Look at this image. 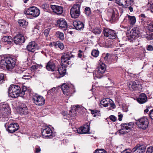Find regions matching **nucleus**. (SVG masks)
Masks as SVG:
<instances>
[{
	"instance_id": "f257e3e1",
	"label": "nucleus",
	"mask_w": 153,
	"mask_h": 153,
	"mask_svg": "<svg viewBox=\"0 0 153 153\" xmlns=\"http://www.w3.org/2000/svg\"><path fill=\"white\" fill-rule=\"evenodd\" d=\"M15 59L11 57H6L1 60L0 68L3 69L10 71L16 65Z\"/></svg>"
},
{
	"instance_id": "f03ea898",
	"label": "nucleus",
	"mask_w": 153,
	"mask_h": 153,
	"mask_svg": "<svg viewBox=\"0 0 153 153\" xmlns=\"http://www.w3.org/2000/svg\"><path fill=\"white\" fill-rule=\"evenodd\" d=\"M21 88L18 85H11L8 89L9 95L12 98H16L20 96Z\"/></svg>"
},
{
	"instance_id": "7ed1b4c3",
	"label": "nucleus",
	"mask_w": 153,
	"mask_h": 153,
	"mask_svg": "<svg viewBox=\"0 0 153 153\" xmlns=\"http://www.w3.org/2000/svg\"><path fill=\"white\" fill-rule=\"evenodd\" d=\"M128 17L129 23L130 25L129 27H132L134 25V16H131L128 15ZM131 29V28H129V30H127L128 31H130V33H129V36L128 37V39L130 41V42H133L134 39V38H133V36H134V28H132Z\"/></svg>"
},
{
	"instance_id": "20e7f679",
	"label": "nucleus",
	"mask_w": 153,
	"mask_h": 153,
	"mask_svg": "<svg viewBox=\"0 0 153 153\" xmlns=\"http://www.w3.org/2000/svg\"><path fill=\"white\" fill-rule=\"evenodd\" d=\"M24 13L26 15H30L34 17L38 16L40 13V10L37 7L32 6L24 11Z\"/></svg>"
},
{
	"instance_id": "39448f33",
	"label": "nucleus",
	"mask_w": 153,
	"mask_h": 153,
	"mask_svg": "<svg viewBox=\"0 0 153 153\" xmlns=\"http://www.w3.org/2000/svg\"><path fill=\"white\" fill-rule=\"evenodd\" d=\"M80 6L79 4H74L71 8L70 14L72 18H76L80 14Z\"/></svg>"
},
{
	"instance_id": "423d86ee",
	"label": "nucleus",
	"mask_w": 153,
	"mask_h": 153,
	"mask_svg": "<svg viewBox=\"0 0 153 153\" xmlns=\"http://www.w3.org/2000/svg\"><path fill=\"white\" fill-rule=\"evenodd\" d=\"M136 124L139 128L145 130L148 126L149 122L146 117H143L137 120Z\"/></svg>"
},
{
	"instance_id": "0eeeda50",
	"label": "nucleus",
	"mask_w": 153,
	"mask_h": 153,
	"mask_svg": "<svg viewBox=\"0 0 153 153\" xmlns=\"http://www.w3.org/2000/svg\"><path fill=\"white\" fill-rule=\"evenodd\" d=\"M106 70V66L105 64L102 63L97 68L94 72V78L96 77L100 78L102 77V74L104 73Z\"/></svg>"
},
{
	"instance_id": "6e6552de",
	"label": "nucleus",
	"mask_w": 153,
	"mask_h": 153,
	"mask_svg": "<svg viewBox=\"0 0 153 153\" xmlns=\"http://www.w3.org/2000/svg\"><path fill=\"white\" fill-rule=\"evenodd\" d=\"M74 57V56L72 55L71 52H68L66 53H63L62 54L61 62H62L65 63V64L67 66L71 64V62L69 61L70 59Z\"/></svg>"
},
{
	"instance_id": "1a4fd4ad",
	"label": "nucleus",
	"mask_w": 153,
	"mask_h": 153,
	"mask_svg": "<svg viewBox=\"0 0 153 153\" xmlns=\"http://www.w3.org/2000/svg\"><path fill=\"white\" fill-rule=\"evenodd\" d=\"M32 100L37 105H42L45 103V100L42 96L35 94L33 96Z\"/></svg>"
},
{
	"instance_id": "9d476101",
	"label": "nucleus",
	"mask_w": 153,
	"mask_h": 153,
	"mask_svg": "<svg viewBox=\"0 0 153 153\" xmlns=\"http://www.w3.org/2000/svg\"><path fill=\"white\" fill-rule=\"evenodd\" d=\"M52 131L49 127L46 126L42 129V134L43 137L52 138Z\"/></svg>"
},
{
	"instance_id": "9b49d317",
	"label": "nucleus",
	"mask_w": 153,
	"mask_h": 153,
	"mask_svg": "<svg viewBox=\"0 0 153 153\" xmlns=\"http://www.w3.org/2000/svg\"><path fill=\"white\" fill-rule=\"evenodd\" d=\"M90 123H88L78 128L77 131L78 133L80 134H89Z\"/></svg>"
},
{
	"instance_id": "f8f14e48",
	"label": "nucleus",
	"mask_w": 153,
	"mask_h": 153,
	"mask_svg": "<svg viewBox=\"0 0 153 153\" xmlns=\"http://www.w3.org/2000/svg\"><path fill=\"white\" fill-rule=\"evenodd\" d=\"M104 36L111 39L115 38L116 34L114 30L108 29H105L103 31Z\"/></svg>"
},
{
	"instance_id": "ddd939ff",
	"label": "nucleus",
	"mask_w": 153,
	"mask_h": 153,
	"mask_svg": "<svg viewBox=\"0 0 153 153\" xmlns=\"http://www.w3.org/2000/svg\"><path fill=\"white\" fill-rule=\"evenodd\" d=\"M57 25L61 29L65 30L68 27V25L65 19H60L57 22Z\"/></svg>"
},
{
	"instance_id": "4468645a",
	"label": "nucleus",
	"mask_w": 153,
	"mask_h": 153,
	"mask_svg": "<svg viewBox=\"0 0 153 153\" xmlns=\"http://www.w3.org/2000/svg\"><path fill=\"white\" fill-rule=\"evenodd\" d=\"M25 38L21 34H18L13 38V41L16 45H20L24 42Z\"/></svg>"
},
{
	"instance_id": "2eb2a0df",
	"label": "nucleus",
	"mask_w": 153,
	"mask_h": 153,
	"mask_svg": "<svg viewBox=\"0 0 153 153\" xmlns=\"http://www.w3.org/2000/svg\"><path fill=\"white\" fill-rule=\"evenodd\" d=\"M116 2L119 6L123 7H127L128 4H131L133 3V0H115Z\"/></svg>"
},
{
	"instance_id": "dca6fc26",
	"label": "nucleus",
	"mask_w": 153,
	"mask_h": 153,
	"mask_svg": "<svg viewBox=\"0 0 153 153\" xmlns=\"http://www.w3.org/2000/svg\"><path fill=\"white\" fill-rule=\"evenodd\" d=\"M19 126L17 123H12L9 125L7 130L9 133H13L19 128Z\"/></svg>"
},
{
	"instance_id": "f3484780",
	"label": "nucleus",
	"mask_w": 153,
	"mask_h": 153,
	"mask_svg": "<svg viewBox=\"0 0 153 153\" xmlns=\"http://www.w3.org/2000/svg\"><path fill=\"white\" fill-rule=\"evenodd\" d=\"M53 11L59 15L61 14L63 12V9L62 7L55 5H51L50 6Z\"/></svg>"
},
{
	"instance_id": "a211bd4d",
	"label": "nucleus",
	"mask_w": 153,
	"mask_h": 153,
	"mask_svg": "<svg viewBox=\"0 0 153 153\" xmlns=\"http://www.w3.org/2000/svg\"><path fill=\"white\" fill-rule=\"evenodd\" d=\"M1 110L4 116H6L10 113V108L8 105H3Z\"/></svg>"
},
{
	"instance_id": "6ab92c4d",
	"label": "nucleus",
	"mask_w": 153,
	"mask_h": 153,
	"mask_svg": "<svg viewBox=\"0 0 153 153\" xmlns=\"http://www.w3.org/2000/svg\"><path fill=\"white\" fill-rule=\"evenodd\" d=\"M37 45L34 42H32L29 43L27 46L28 51L34 52L37 49Z\"/></svg>"
},
{
	"instance_id": "aec40b11",
	"label": "nucleus",
	"mask_w": 153,
	"mask_h": 153,
	"mask_svg": "<svg viewBox=\"0 0 153 153\" xmlns=\"http://www.w3.org/2000/svg\"><path fill=\"white\" fill-rule=\"evenodd\" d=\"M73 25L77 30H82L84 27L83 23L79 21H75L73 22Z\"/></svg>"
},
{
	"instance_id": "412c9836",
	"label": "nucleus",
	"mask_w": 153,
	"mask_h": 153,
	"mask_svg": "<svg viewBox=\"0 0 153 153\" xmlns=\"http://www.w3.org/2000/svg\"><path fill=\"white\" fill-rule=\"evenodd\" d=\"M19 112L20 114H26L28 113V109L26 105L22 103L18 109Z\"/></svg>"
},
{
	"instance_id": "4be33fe9",
	"label": "nucleus",
	"mask_w": 153,
	"mask_h": 153,
	"mask_svg": "<svg viewBox=\"0 0 153 153\" xmlns=\"http://www.w3.org/2000/svg\"><path fill=\"white\" fill-rule=\"evenodd\" d=\"M138 102L140 104H143L147 101V97L146 95L143 93H141L137 99Z\"/></svg>"
},
{
	"instance_id": "5701e85b",
	"label": "nucleus",
	"mask_w": 153,
	"mask_h": 153,
	"mask_svg": "<svg viewBox=\"0 0 153 153\" xmlns=\"http://www.w3.org/2000/svg\"><path fill=\"white\" fill-rule=\"evenodd\" d=\"M146 149L145 146L137 145L134 147V153H143Z\"/></svg>"
},
{
	"instance_id": "b1692460",
	"label": "nucleus",
	"mask_w": 153,
	"mask_h": 153,
	"mask_svg": "<svg viewBox=\"0 0 153 153\" xmlns=\"http://www.w3.org/2000/svg\"><path fill=\"white\" fill-rule=\"evenodd\" d=\"M46 68L48 71H54L56 68L55 64L52 61H49L47 63Z\"/></svg>"
},
{
	"instance_id": "393cba45",
	"label": "nucleus",
	"mask_w": 153,
	"mask_h": 153,
	"mask_svg": "<svg viewBox=\"0 0 153 153\" xmlns=\"http://www.w3.org/2000/svg\"><path fill=\"white\" fill-rule=\"evenodd\" d=\"M66 66H67L66 64H62L61 65L59 66L58 71L60 75L65 74L66 71Z\"/></svg>"
},
{
	"instance_id": "a878e982",
	"label": "nucleus",
	"mask_w": 153,
	"mask_h": 153,
	"mask_svg": "<svg viewBox=\"0 0 153 153\" xmlns=\"http://www.w3.org/2000/svg\"><path fill=\"white\" fill-rule=\"evenodd\" d=\"M112 101V100L109 99L108 98L106 99H104L102 100L100 103V106H101L102 105L104 107H106L109 105V102H110Z\"/></svg>"
},
{
	"instance_id": "bb28decb",
	"label": "nucleus",
	"mask_w": 153,
	"mask_h": 153,
	"mask_svg": "<svg viewBox=\"0 0 153 153\" xmlns=\"http://www.w3.org/2000/svg\"><path fill=\"white\" fill-rule=\"evenodd\" d=\"M61 88L64 94L66 95H68L69 94V88L67 85L65 84H63L61 86Z\"/></svg>"
},
{
	"instance_id": "cd10ccee",
	"label": "nucleus",
	"mask_w": 153,
	"mask_h": 153,
	"mask_svg": "<svg viewBox=\"0 0 153 153\" xmlns=\"http://www.w3.org/2000/svg\"><path fill=\"white\" fill-rule=\"evenodd\" d=\"M12 40V38L10 36H5L3 37L2 39V41L7 42L8 44H11V41Z\"/></svg>"
},
{
	"instance_id": "c85d7f7f",
	"label": "nucleus",
	"mask_w": 153,
	"mask_h": 153,
	"mask_svg": "<svg viewBox=\"0 0 153 153\" xmlns=\"http://www.w3.org/2000/svg\"><path fill=\"white\" fill-rule=\"evenodd\" d=\"M141 30H140L139 27H136L135 30H134V39H137L138 37H140L141 36Z\"/></svg>"
},
{
	"instance_id": "c756f323",
	"label": "nucleus",
	"mask_w": 153,
	"mask_h": 153,
	"mask_svg": "<svg viewBox=\"0 0 153 153\" xmlns=\"http://www.w3.org/2000/svg\"><path fill=\"white\" fill-rule=\"evenodd\" d=\"M53 44L54 46L58 47L61 50H63L64 48V46L63 43L59 41H57L56 42H53Z\"/></svg>"
},
{
	"instance_id": "7c9ffc66",
	"label": "nucleus",
	"mask_w": 153,
	"mask_h": 153,
	"mask_svg": "<svg viewBox=\"0 0 153 153\" xmlns=\"http://www.w3.org/2000/svg\"><path fill=\"white\" fill-rule=\"evenodd\" d=\"M18 22L21 26H22L24 28L26 27L28 25V22L25 20L23 19L19 20Z\"/></svg>"
},
{
	"instance_id": "2f4dec72",
	"label": "nucleus",
	"mask_w": 153,
	"mask_h": 153,
	"mask_svg": "<svg viewBox=\"0 0 153 153\" xmlns=\"http://www.w3.org/2000/svg\"><path fill=\"white\" fill-rule=\"evenodd\" d=\"M123 124H125L126 125V130H128L129 131H131L133 128V126L134 125L133 122H130L128 124L126 123H123Z\"/></svg>"
},
{
	"instance_id": "473e14b6",
	"label": "nucleus",
	"mask_w": 153,
	"mask_h": 153,
	"mask_svg": "<svg viewBox=\"0 0 153 153\" xmlns=\"http://www.w3.org/2000/svg\"><path fill=\"white\" fill-rule=\"evenodd\" d=\"M126 124H122L121 128L119 131L118 133L121 134H123L126 133V131L124 130H126ZM127 131H126L127 132Z\"/></svg>"
},
{
	"instance_id": "72a5a7b5",
	"label": "nucleus",
	"mask_w": 153,
	"mask_h": 153,
	"mask_svg": "<svg viewBox=\"0 0 153 153\" xmlns=\"http://www.w3.org/2000/svg\"><path fill=\"white\" fill-rule=\"evenodd\" d=\"M56 35L57 37L62 40L64 39V35L63 33L59 31L57 32L56 33Z\"/></svg>"
},
{
	"instance_id": "f704fd0d",
	"label": "nucleus",
	"mask_w": 153,
	"mask_h": 153,
	"mask_svg": "<svg viewBox=\"0 0 153 153\" xmlns=\"http://www.w3.org/2000/svg\"><path fill=\"white\" fill-rule=\"evenodd\" d=\"M27 88L26 86H22V90H21L20 92V96L23 97V96L25 94V92L26 91Z\"/></svg>"
},
{
	"instance_id": "c9c22d12",
	"label": "nucleus",
	"mask_w": 153,
	"mask_h": 153,
	"mask_svg": "<svg viewBox=\"0 0 153 153\" xmlns=\"http://www.w3.org/2000/svg\"><path fill=\"white\" fill-rule=\"evenodd\" d=\"M117 12L116 10L115 11L114 10H112V14L111 18L112 20L114 21L115 20L117 17Z\"/></svg>"
},
{
	"instance_id": "e433bc0d",
	"label": "nucleus",
	"mask_w": 153,
	"mask_h": 153,
	"mask_svg": "<svg viewBox=\"0 0 153 153\" xmlns=\"http://www.w3.org/2000/svg\"><path fill=\"white\" fill-rule=\"evenodd\" d=\"M99 51L96 50H93L91 52V55L95 57H97L99 55Z\"/></svg>"
},
{
	"instance_id": "4c0bfd02",
	"label": "nucleus",
	"mask_w": 153,
	"mask_h": 153,
	"mask_svg": "<svg viewBox=\"0 0 153 153\" xmlns=\"http://www.w3.org/2000/svg\"><path fill=\"white\" fill-rule=\"evenodd\" d=\"M91 10L89 7H87L85 8L84 13L86 15L89 16L91 14Z\"/></svg>"
},
{
	"instance_id": "58836bf2",
	"label": "nucleus",
	"mask_w": 153,
	"mask_h": 153,
	"mask_svg": "<svg viewBox=\"0 0 153 153\" xmlns=\"http://www.w3.org/2000/svg\"><path fill=\"white\" fill-rule=\"evenodd\" d=\"M93 32L96 35L99 34L101 33V30L100 28H95L93 30Z\"/></svg>"
},
{
	"instance_id": "ea45409f",
	"label": "nucleus",
	"mask_w": 153,
	"mask_h": 153,
	"mask_svg": "<svg viewBox=\"0 0 153 153\" xmlns=\"http://www.w3.org/2000/svg\"><path fill=\"white\" fill-rule=\"evenodd\" d=\"M111 58V55L109 53L105 54V56L104 57V59L105 61L108 62Z\"/></svg>"
},
{
	"instance_id": "a19ab883",
	"label": "nucleus",
	"mask_w": 153,
	"mask_h": 153,
	"mask_svg": "<svg viewBox=\"0 0 153 153\" xmlns=\"http://www.w3.org/2000/svg\"><path fill=\"white\" fill-rule=\"evenodd\" d=\"M134 83L133 82H129L128 83L127 85L130 90L133 91L134 90Z\"/></svg>"
},
{
	"instance_id": "79ce46f5",
	"label": "nucleus",
	"mask_w": 153,
	"mask_h": 153,
	"mask_svg": "<svg viewBox=\"0 0 153 153\" xmlns=\"http://www.w3.org/2000/svg\"><path fill=\"white\" fill-rule=\"evenodd\" d=\"M149 0V2L147 4V6L149 8L151 9V11L153 13V3L150 2Z\"/></svg>"
},
{
	"instance_id": "37998d69",
	"label": "nucleus",
	"mask_w": 153,
	"mask_h": 153,
	"mask_svg": "<svg viewBox=\"0 0 153 153\" xmlns=\"http://www.w3.org/2000/svg\"><path fill=\"white\" fill-rule=\"evenodd\" d=\"M94 153H107L103 149H97L94 152Z\"/></svg>"
},
{
	"instance_id": "c03bdc74",
	"label": "nucleus",
	"mask_w": 153,
	"mask_h": 153,
	"mask_svg": "<svg viewBox=\"0 0 153 153\" xmlns=\"http://www.w3.org/2000/svg\"><path fill=\"white\" fill-rule=\"evenodd\" d=\"M5 74L1 73L0 74V82L2 83L5 80Z\"/></svg>"
},
{
	"instance_id": "a18cd8bd",
	"label": "nucleus",
	"mask_w": 153,
	"mask_h": 153,
	"mask_svg": "<svg viewBox=\"0 0 153 153\" xmlns=\"http://www.w3.org/2000/svg\"><path fill=\"white\" fill-rule=\"evenodd\" d=\"M91 111V114L94 115V117H95L97 115L95 114H97L99 112V111L97 110L94 109V110H89Z\"/></svg>"
},
{
	"instance_id": "49530a36",
	"label": "nucleus",
	"mask_w": 153,
	"mask_h": 153,
	"mask_svg": "<svg viewBox=\"0 0 153 153\" xmlns=\"http://www.w3.org/2000/svg\"><path fill=\"white\" fill-rule=\"evenodd\" d=\"M147 27L149 30L151 32H153V23H151Z\"/></svg>"
},
{
	"instance_id": "de8ad7c7",
	"label": "nucleus",
	"mask_w": 153,
	"mask_h": 153,
	"mask_svg": "<svg viewBox=\"0 0 153 153\" xmlns=\"http://www.w3.org/2000/svg\"><path fill=\"white\" fill-rule=\"evenodd\" d=\"M153 152V147L150 146L147 148L146 153H152Z\"/></svg>"
},
{
	"instance_id": "09e8293b",
	"label": "nucleus",
	"mask_w": 153,
	"mask_h": 153,
	"mask_svg": "<svg viewBox=\"0 0 153 153\" xmlns=\"http://www.w3.org/2000/svg\"><path fill=\"white\" fill-rule=\"evenodd\" d=\"M50 28H48L44 30V34L46 37L48 36L50 30Z\"/></svg>"
},
{
	"instance_id": "8fccbe9b",
	"label": "nucleus",
	"mask_w": 153,
	"mask_h": 153,
	"mask_svg": "<svg viewBox=\"0 0 153 153\" xmlns=\"http://www.w3.org/2000/svg\"><path fill=\"white\" fill-rule=\"evenodd\" d=\"M42 7L44 11L49 12V10L47 8V4L42 5Z\"/></svg>"
},
{
	"instance_id": "3c124183",
	"label": "nucleus",
	"mask_w": 153,
	"mask_h": 153,
	"mask_svg": "<svg viewBox=\"0 0 153 153\" xmlns=\"http://www.w3.org/2000/svg\"><path fill=\"white\" fill-rule=\"evenodd\" d=\"M110 119L113 122H115L117 120V118L114 115H111L109 117Z\"/></svg>"
},
{
	"instance_id": "603ef678",
	"label": "nucleus",
	"mask_w": 153,
	"mask_h": 153,
	"mask_svg": "<svg viewBox=\"0 0 153 153\" xmlns=\"http://www.w3.org/2000/svg\"><path fill=\"white\" fill-rule=\"evenodd\" d=\"M148 40H151L153 39V35L150 34L148 35L146 37Z\"/></svg>"
},
{
	"instance_id": "864d4df0",
	"label": "nucleus",
	"mask_w": 153,
	"mask_h": 153,
	"mask_svg": "<svg viewBox=\"0 0 153 153\" xmlns=\"http://www.w3.org/2000/svg\"><path fill=\"white\" fill-rule=\"evenodd\" d=\"M149 117L153 120V109L150 111Z\"/></svg>"
},
{
	"instance_id": "5fc2aeb1",
	"label": "nucleus",
	"mask_w": 153,
	"mask_h": 153,
	"mask_svg": "<svg viewBox=\"0 0 153 153\" xmlns=\"http://www.w3.org/2000/svg\"><path fill=\"white\" fill-rule=\"evenodd\" d=\"M147 50L148 51H152L153 50V47L151 45H149L147 46Z\"/></svg>"
},
{
	"instance_id": "6e6d98bb",
	"label": "nucleus",
	"mask_w": 153,
	"mask_h": 153,
	"mask_svg": "<svg viewBox=\"0 0 153 153\" xmlns=\"http://www.w3.org/2000/svg\"><path fill=\"white\" fill-rule=\"evenodd\" d=\"M131 5L128 7V9L131 12H132L133 10V7H132V6L133 5V3H131Z\"/></svg>"
},
{
	"instance_id": "4d7b16f0",
	"label": "nucleus",
	"mask_w": 153,
	"mask_h": 153,
	"mask_svg": "<svg viewBox=\"0 0 153 153\" xmlns=\"http://www.w3.org/2000/svg\"><path fill=\"white\" fill-rule=\"evenodd\" d=\"M82 52L83 51L81 50H79V53L78 54V57H79L81 58L82 56Z\"/></svg>"
},
{
	"instance_id": "13d9d810",
	"label": "nucleus",
	"mask_w": 153,
	"mask_h": 153,
	"mask_svg": "<svg viewBox=\"0 0 153 153\" xmlns=\"http://www.w3.org/2000/svg\"><path fill=\"white\" fill-rule=\"evenodd\" d=\"M118 120L120 121H121L122 120V118L123 117V115L122 114H120L118 115Z\"/></svg>"
},
{
	"instance_id": "bf43d9fd",
	"label": "nucleus",
	"mask_w": 153,
	"mask_h": 153,
	"mask_svg": "<svg viewBox=\"0 0 153 153\" xmlns=\"http://www.w3.org/2000/svg\"><path fill=\"white\" fill-rule=\"evenodd\" d=\"M41 149L39 147L36 148V153H39Z\"/></svg>"
},
{
	"instance_id": "052dcab7",
	"label": "nucleus",
	"mask_w": 153,
	"mask_h": 153,
	"mask_svg": "<svg viewBox=\"0 0 153 153\" xmlns=\"http://www.w3.org/2000/svg\"><path fill=\"white\" fill-rule=\"evenodd\" d=\"M109 105H110L111 107H112L113 108H115V105L113 103H111L109 102Z\"/></svg>"
},
{
	"instance_id": "680f3d73",
	"label": "nucleus",
	"mask_w": 153,
	"mask_h": 153,
	"mask_svg": "<svg viewBox=\"0 0 153 153\" xmlns=\"http://www.w3.org/2000/svg\"><path fill=\"white\" fill-rule=\"evenodd\" d=\"M147 108L144 110V113H147L149 111V110L148 108H149L150 107L149 106H147Z\"/></svg>"
},
{
	"instance_id": "e2e57ef3",
	"label": "nucleus",
	"mask_w": 153,
	"mask_h": 153,
	"mask_svg": "<svg viewBox=\"0 0 153 153\" xmlns=\"http://www.w3.org/2000/svg\"><path fill=\"white\" fill-rule=\"evenodd\" d=\"M121 153H131L129 152H128L127 150H125L122 152Z\"/></svg>"
},
{
	"instance_id": "0e129e2a",
	"label": "nucleus",
	"mask_w": 153,
	"mask_h": 153,
	"mask_svg": "<svg viewBox=\"0 0 153 153\" xmlns=\"http://www.w3.org/2000/svg\"><path fill=\"white\" fill-rule=\"evenodd\" d=\"M62 114L64 117L67 115V112L65 111H62Z\"/></svg>"
},
{
	"instance_id": "69168bd1",
	"label": "nucleus",
	"mask_w": 153,
	"mask_h": 153,
	"mask_svg": "<svg viewBox=\"0 0 153 153\" xmlns=\"http://www.w3.org/2000/svg\"><path fill=\"white\" fill-rule=\"evenodd\" d=\"M52 93H53L52 90H50L48 91V94H52Z\"/></svg>"
},
{
	"instance_id": "338daca9",
	"label": "nucleus",
	"mask_w": 153,
	"mask_h": 153,
	"mask_svg": "<svg viewBox=\"0 0 153 153\" xmlns=\"http://www.w3.org/2000/svg\"><path fill=\"white\" fill-rule=\"evenodd\" d=\"M38 26H36V27H34V30H33V31H36V32H37V30H38Z\"/></svg>"
},
{
	"instance_id": "774afa93",
	"label": "nucleus",
	"mask_w": 153,
	"mask_h": 153,
	"mask_svg": "<svg viewBox=\"0 0 153 153\" xmlns=\"http://www.w3.org/2000/svg\"><path fill=\"white\" fill-rule=\"evenodd\" d=\"M140 16L142 17H145V15L143 14H141L140 15Z\"/></svg>"
}]
</instances>
